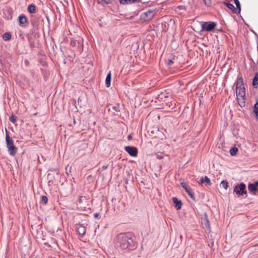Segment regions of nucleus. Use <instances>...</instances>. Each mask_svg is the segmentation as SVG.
Listing matches in <instances>:
<instances>
[{"label": "nucleus", "instance_id": "f257e3e1", "mask_svg": "<svg viewBox=\"0 0 258 258\" xmlns=\"http://www.w3.org/2000/svg\"><path fill=\"white\" fill-rule=\"evenodd\" d=\"M117 239L119 247L122 250L131 251L135 250L138 247L136 237L131 232L119 233Z\"/></svg>", "mask_w": 258, "mask_h": 258}, {"label": "nucleus", "instance_id": "f03ea898", "mask_svg": "<svg viewBox=\"0 0 258 258\" xmlns=\"http://www.w3.org/2000/svg\"><path fill=\"white\" fill-rule=\"evenodd\" d=\"M156 14L155 9H150L140 16V21L141 23H148L150 22Z\"/></svg>", "mask_w": 258, "mask_h": 258}, {"label": "nucleus", "instance_id": "7ed1b4c3", "mask_svg": "<svg viewBox=\"0 0 258 258\" xmlns=\"http://www.w3.org/2000/svg\"><path fill=\"white\" fill-rule=\"evenodd\" d=\"M201 26V31L211 32L215 29L217 26V23L213 21L204 22L202 21L200 22Z\"/></svg>", "mask_w": 258, "mask_h": 258}, {"label": "nucleus", "instance_id": "20e7f679", "mask_svg": "<svg viewBox=\"0 0 258 258\" xmlns=\"http://www.w3.org/2000/svg\"><path fill=\"white\" fill-rule=\"evenodd\" d=\"M234 192L239 196H243L246 194V185L243 182L237 184L234 188Z\"/></svg>", "mask_w": 258, "mask_h": 258}, {"label": "nucleus", "instance_id": "39448f33", "mask_svg": "<svg viewBox=\"0 0 258 258\" xmlns=\"http://www.w3.org/2000/svg\"><path fill=\"white\" fill-rule=\"evenodd\" d=\"M170 23L175 24L174 20L172 19H168L166 21L162 22L161 28L163 31L166 32L168 31Z\"/></svg>", "mask_w": 258, "mask_h": 258}, {"label": "nucleus", "instance_id": "423d86ee", "mask_svg": "<svg viewBox=\"0 0 258 258\" xmlns=\"http://www.w3.org/2000/svg\"><path fill=\"white\" fill-rule=\"evenodd\" d=\"M13 10L10 7H8L4 10V17L7 20H11L13 18Z\"/></svg>", "mask_w": 258, "mask_h": 258}, {"label": "nucleus", "instance_id": "0eeeda50", "mask_svg": "<svg viewBox=\"0 0 258 258\" xmlns=\"http://www.w3.org/2000/svg\"><path fill=\"white\" fill-rule=\"evenodd\" d=\"M125 151L131 156L136 157L138 154V150L136 147L126 146L125 147Z\"/></svg>", "mask_w": 258, "mask_h": 258}, {"label": "nucleus", "instance_id": "6e6552de", "mask_svg": "<svg viewBox=\"0 0 258 258\" xmlns=\"http://www.w3.org/2000/svg\"><path fill=\"white\" fill-rule=\"evenodd\" d=\"M258 181H255L254 183H249L248 185V189L250 192L255 195V193L258 191Z\"/></svg>", "mask_w": 258, "mask_h": 258}, {"label": "nucleus", "instance_id": "1a4fd4ad", "mask_svg": "<svg viewBox=\"0 0 258 258\" xmlns=\"http://www.w3.org/2000/svg\"><path fill=\"white\" fill-rule=\"evenodd\" d=\"M169 93H167L166 91L164 92H161L157 97L156 100H155V102H157V101L159 102L164 101V100L168 99Z\"/></svg>", "mask_w": 258, "mask_h": 258}, {"label": "nucleus", "instance_id": "9d476101", "mask_svg": "<svg viewBox=\"0 0 258 258\" xmlns=\"http://www.w3.org/2000/svg\"><path fill=\"white\" fill-rule=\"evenodd\" d=\"M18 21L20 26L24 27L25 24L28 23V19L24 15H21L18 17Z\"/></svg>", "mask_w": 258, "mask_h": 258}, {"label": "nucleus", "instance_id": "9b49d317", "mask_svg": "<svg viewBox=\"0 0 258 258\" xmlns=\"http://www.w3.org/2000/svg\"><path fill=\"white\" fill-rule=\"evenodd\" d=\"M176 59V58L175 56L171 55L165 59V63L166 65L171 67L173 65Z\"/></svg>", "mask_w": 258, "mask_h": 258}, {"label": "nucleus", "instance_id": "f8f14e48", "mask_svg": "<svg viewBox=\"0 0 258 258\" xmlns=\"http://www.w3.org/2000/svg\"><path fill=\"white\" fill-rule=\"evenodd\" d=\"M236 93L237 97H245V89L244 87H240V88L236 87Z\"/></svg>", "mask_w": 258, "mask_h": 258}, {"label": "nucleus", "instance_id": "ddd939ff", "mask_svg": "<svg viewBox=\"0 0 258 258\" xmlns=\"http://www.w3.org/2000/svg\"><path fill=\"white\" fill-rule=\"evenodd\" d=\"M77 232L81 235H84L86 233V228L83 225H78L76 227Z\"/></svg>", "mask_w": 258, "mask_h": 258}, {"label": "nucleus", "instance_id": "4468645a", "mask_svg": "<svg viewBox=\"0 0 258 258\" xmlns=\"http://www.w3.org/2000/svg\"><path fill=\"white\" fill-rule=\"evenodd\" d=\"M172 201L174 204L175 208L177 210H179L181 208L182 202L181 200H179L177 198L174 197L172 199Z\"/></svg>", "mask_w": 258, "mask_h": 258}, {"label": "nucleus", "instance_id": "2eb2a0df", "mask_svg": "<svg viewBox=\"0 0 258 258\" xmlns=\"http://www.w3.org/2000/svg\"><path fill=\"white\" fill-rule=\"evenodd\" d=\"M6 142L7 144V147L14 145V144L12 138L10 137V136L9 135L7 129H6Z\"/></svg>", "mask_w": 258, "mask_h": 258}, {"label": "nucleus", "instance_id": "dca6fc26", "mask_svg": "<svg viewBox=\"0 0 258 258\" xmlns=\"http://www.w3.org/2000/svg\"><path fill=\"white\" fill-rule=\"evenodd\" d=\"M6 142L7 144V147L14 145V144L12 138L10 137V136L9 135L7 129H6Z\"/></svg>", "mask_w": 258, "mask_h": 258}, {"label": "nucleus", "instance_id": "f3484780", "mask_svg": "<svg viewBox=\"0 0 258 258\" xmlns=\"http://www.w3.org/2000/svg\"><path fill=\"white\" fill-rule=\"evenodd\" d=\"M10 155L15 156L18 151L17 148L14 145L7 147Z\"/></svg>", "mask_w": 258, "mask_h": 258}, {"label": "nucleus", "instance_id": "a211bd4d", "mask_svg": "<svg viewBox=\"0 0 258 258\" xmlns=\"http://www.w3.org/2000/svg\"><path fill=\"white\" fill-rule=\"evenodd\" d=\"M202 222L204 223L205 228L208 229H210V222L208 220V215L206 213L204 214V217L202 218Z\"/></svg>", "mask_w": 258, "mask_h": 258}, {"label": "nucleus", "instance_id": "6ab92c4d", "mask_svg": "<svg viewBox=\"0 0 258 258\" xmlns=\"http://www.w3.org/2000/svg\"><path fill=\"white\" fill-rule=\"evenodd\" d=\"M223 4L227 7V8L230 9L232 12L234 14H238L236 8L234 6V5L229 2H224Z\"/></svg>", "mask_w": 258, "mask_h": 258}, {"label": "nucleus", "instance_id": "aec40b11", "mask_svg": "<svg viewBox=\"0 0 258 258\" xmlns=\"http://www.w3.org/2000/svg\"><path fill=\"white\" fill-rule=\"evenodd\" d=\"M204 182H206L208 185H211L212 184V182H211L210 178L207 176L202 177L199 181V184H202Z\"/></svg>", "mask_w": 258, "mask_h": 258}, {"label": "nucleus", "instance_id": "412c9836", "mask_svg": "<svg viewBox=\"0 0 258 258\" xmlns=\"http://www.w3.org/2000/svg\"><path fill=\"white\" fill-rule=\"evenodd\" d=\"M31 23L34 28H37L38 26V21L37 18L34 16H31Z\"/></svg>", "mask_w": 258, "mask_h": 258}, {"label": "nucleus", "instance_id": "4be33fe9", "mask_svg": "<svg viewBox=\"0 0 258 258\" xmlns=\"http://www.w3.org/2000/svg\"><path fill=\"white\" fill-rule=\"evenodd\" d=\"M180 184L181 187L184 189L187 194L192 190L189 185L185 182H181Z\"/></svg>", "mask_w": 258, "mask_h": 258}, {"label": "nucleus", "instance_id": "5701e85b", "mask_svg": "<svg viewBox=\"0 0 258 258\" xmlns=\"http://www.w3.org/2000/svg\"><path fill=\"white\" fill-rule=\"evenodd\" d=\"M235 84H236L237 88L244 87L243 80L241 76H238L237 80Z\"/></svg>", "mask_w": 258, "mask_h": 258}, {"label": "nucleus", "instance_id": "b1692460", "mask_svg": "<svg viewBox=\"0 0 258 258\" xmlns=\"http://www.w3.org/2000/svg\"><path fill=\"white\" fill-rule=\"evenodd\" d=\"M142 0H119V3L122 5H128L134 3L136 2H141Z\"/></svg>", "mask_w": 258, "mask_h": 258}, {"label": "nucleus", "instance_id": "393cba45", "mask_svg": "<svg viewBox=\"0 0 258 258\" xmlns=\"http://www.w3.org/2000/svg\"><path fill=\"white\" fill-rule=\"evenodd\" d=\"M111 80V72H109V73L107 74L105 79V84L107 87H109L110 86Z\"/></svg>", "mask_w": 258, "mask_h": 258}, {"label": "nucleus", "instance_id": "a878e982", "mask_svg": "<svg viewBox=\"0 0 258 258\" xmlns=\"http://www.w3.org/2000/svg\"><path fill=\"white\" fill-rule=\"evenodd\" d=\"M237 101L238 102V104L240 107H243L245 106V97H237Z\"/></svg>", "mask_w": 258, "mask_h": 258}, {"label": "nucleus", "instance_id": "bb28decb", "mask_svg": "<svg viewBox=\"0 0 258 258\" xmlns=\"http://www.w3.org/2000/svg\"><path fill=\"white\" fill-rule=\"evenodd\" d=\"M164 103H165L166 105L170 109H173L175 108V103L172 100H171L170 102H166V100H164Z\"/></svg>", "mask_w": 258, "mask_h": 258}, {"label": "nucleus", "instance_id": "cd10ccee", "mask_svg": "<svg viewBox=\"0 0 258 258\" xmlns=\"http://www.w3.org/2000/svg\"><path fill=\"white\" fill-rule=\"evenodd\" d=\"M27 11L30 13H34L36 12V6L34 4L30 5L27 9Z\"/></svg>", "mask_w": 258, "mask_h": 258}, {"label": "nucleus", "instance_id": "c85d7f7f", "mask_svg": "<svg viewBox=\"0 0 258 258\" xmlns=\"http://www.w3.org/2000/svg\"><path fill=\"white\" fill-rule=\"evenodd\" d=\"M258 85V72L255 74V76L252 80V85L256 87Z\"/></svg>", "mask_w": 258, "mask_h": 258}, {"label": "nucleus", "instance_id": "c756f323", "mask_svg": "<svg viewBox=\"0 0 258 258\" xmlns=\"http://www.w3.org/2000/svg\"><path fill=\"white\" fill-rule=\"evenodd\" d=\"M234 2L236 6V8H235L236 11H237V13L239 14L240 13V11H241L240 3L238 0H234Z\"/></svg>", "mask_w": 258, "mask_h": 258}, {"label": "nucleus", "instance_id": "7c9ffc66", "mask_svg": "<svg viewBox=\"0 0 258 258\" xmlns=\"http://www.w3.org/2000/svg\"><path fill=\"white\" fill-rule=\"evenodd\" d=\"M12 37V35L10 32H7L3 34V39L5 41L9 40Z\"/></svg>", "mask_w": 258, "mask_h": 258}, {"label": "nucleus", "instance_id": "2f4dec72", "mask_svg": "<svg viewBox=\"0 0 258 258\" xmlns=\"http://www.w3.org/2000/svg\"><path fill=\"white\" fill-rule=\"evenodd\" d=\"M247 57L249 59V60L251 61V68L253 70H254V69L256 67L255 63L254 61H253V60L252 59L251 56H250V55L249 54H247Z\"/></svg>", "mask_w": 258, "mask_h": 258}, {"label": "nucleus", "instance_id": "473e14b6", "mask_svg": "<svg viewBox=\"0 0 258 258\" xmlns=\"http://www.w3.org/2000/svg\"><path fill=\"white\" fill-rule=\"evenodd\" d=\"M98 4L100 5H107L111 3V0H97Z\"/></svg>", "mask_w": 258, "mask_h": 258}, {"label": "nucleus", "instance_id": "72a5a7b5", "mask_svg": "<svg viewBox=\"0 0 258 258\" xmlns=\"http://www.w3.org/2000/svg\"><path fill=\"white\" fill-rule=\"evenodd\" d=\"M238 152V149L236 147H234L231 148L230 150V153L232 156H235Z\"/></svg>", "mask_w": 258, "mask_h": 258}, {"label": "nucleus", "instance_id": "f704fd0d", "mask_svg": "<svg viewBox=\"0 0 258 258\" xmlns=\"http://www.w3.org/2000/svg\"><path fill=\"white\" fill-rule=\"evenodd\" d=\"M220 186L223 187L224 189H227L228 187V183L227 181L223 180L221 181Z\"/></svg>", "mask_w": 258, "mask_h": 258}, {"label": "nucleus", "instance_id": "c9c22d12", "mask_svg": "<svg viewBox=\"0 0 258 258\" xmlns=\"http://www.w3.org/2000/svg\"><path fill=\"white\" fill-rule=\"evenodd\" d=\"M48 202V198L46 196H42L41 197L40 203L46 204Z\"/></svg>", "mask_w": 258, "mask_h": 258}, {"label": "nucleus", "instance_id": "e433bc0d", "mask_svg": "<svg viewBox=\"0 0 258 258\" xmlns=\"http://www.w3.org/2000/svg\"><path fill=\"white\" fill-rule=\"evenodd\" d=\"M17 119V116L14 115H12L10 118L9 120L13 123H15Z\"/></svg>", "mask_w": 258, "mask_h": 258}, {"label": "nucleus", "instance_id": "4c0bfd02", "mask_svg": "<svg viewBox=\"0 0 258 258\" xmlns=\"http://www.w3.org/2000/svg\"><path fill=\"white\" fill-rule=\"evenodd\" d=\"M187 194L190 197V198H191L193 200H196L194 192L192 190H191L190 192H188Z\"/></svg>", "mask_w": 258, "mask_h": 258}, {"label": "nucleus", "instance_id": "58836bf2", "mask_svg": "<svg viewBox=\"0 0 258 258\" xmlns=\"http://www.w3.org/2000/svg\"><path fill=\"white\" fill-rule=\"evenodd\" d=\"M205 5L207 7H210L211 6V0H203Z\"/></svg>", "mask_w": 258, "mask_h": 258}, {"label": "nucleus", "instance_id": "ea45409f", "mask_svg": "<svg viewBox=\"0 0 258 258\" xmlns=\"http://www.w3.org/2000/svg\"><path fill=\"white\" fill-rule=\"evenodd\" d=\"M76 44H77V41H76L75 40H74V39H72V40H71L70 44H71V45L72 46H73V47H75V46H76Z\"/></svg>", "mask_w": 258, "mask_h": 258}, {"label": "nucleus", "instance_id": "a19ab883", "mask_svg": "<svg viewBox=\"0 0 258 258\" xmlns=\"http://www.w3.org/2000/svg\"><path fill=\"white\" fill-rule=\"evenodd\" d=\"M112 109H113V110L116 111V112L120 111V108H119V106L118 105L112 107Z\"/></svg>", "mask_w": 258, "mask_h": 258}, {"label": "nucleus", "instance_id": "79ce46f5", "mask_svg": "<svg viewBox=\"0 0 258 258\" xmlns=\"http://www.w3.org/2000/svg\"><path fill=\"white\" fill-rule=\"evenodd\" d=\"M256 111H258V107L256 105H254L253 107V112L255 113Z\"/></svg>", "mask_w": 258, "mask_h": 258}, {"label": "nucleus", "instance_id": "37998d69", "mask_svg": "<svg viewBox=\"0 0 258 258\" xmlns=\"http://www.w3.org/2000/svg\"><path fill=\"white\" fill-rule=\"evenodd\" d=\"M84 199H85V197H81L79 198V201H78L79 203L80 204H81V203L83 202V200Z\"/></svg>", "mask_w": 258, "mask_h": 258}, {"label": "nucleus", "instance_id": "c03bdc74", "mask_svg": "<svg viewBox=\"0 0 258 258\" xmlns=\"http://www.w3.org/2000/svg\"><path fill=\"white\" fill-rule=\"evenodd\" d=\"M99 216V214L98 213H96L94 214V217L95 219H98Z\"/></svg>", "mask_w": 258, "mask_h": 258}, {"label": "nucleus", "instance_id": "a18cd8bd", "mask_svg": "<svg viewBox=\"0 0 258 258\" xmlns=\"http://www.w3.org/2000/svg\"><path fill=\"white\" fill-rule=\"evenodd\" d=\"M172 100V98H169V96H168V99H165L164 100H166V102H170L171 100ZM164 103V101L162 102V104Z\"/></svg>", "mask_w": 258, "mask_h": 258}, {"label": "nucleus", "instance_id": "49530a36", "mask_svg": "<svg viewBox=\"0 0 258 258\" xmlns=\"http://www.w3.org/2000/svg\"><path fill=\"white\" fill-rule=\"evenodd\" d=\"M108 165H104L102 167V169L103 170H106L107 169Z\"/></svg>", "mask_w": 258, "mask_h": 258}, {"label": "nucleus", "instance_id": "de8ad7c7", "mask_svg": "<svg viewBox=\"0 0 258 258\" xmlns=\"http://www.w3.org/2000/svg\"><path fill=\"white\" fill-rule=\"evenodd\" d=\"M25 64H26L27 66H28V65H29V61H28V60H25Z\"/></svg>", "mask_w": 258, "mask_h": 258}, {"label": "nucleus", "instance_id": "09e8293b", "mask_svg": "<svg viewBox=\"0 0 258 258\" xmlns=\"http://www.w3.org/2000/svg\"><path fill=\"white\" fill-rule=\"evenodd\" d=\"M255 114L256 118L258 119V111H256V112Z\"/></svg>", "mask_w": 258, "mask_h": 258}, {"label": "nucleus", "instance_id": "8fccbe9b", "mask_svg": "<svg viewBox=\"0 0 258 258\" xmlns=\"http://www.w3.org/2000/svg\"><path fill=\"white\" fill-rule=\"evenodd\" d=\"M142 3H147L148 2H147L146 1H143L142 2Z\"/></svg>", "mask_w": 258, "mask_h": 258}, {"label": "nucleus", "instance_id": "3c124183", "mask_svg": "<svg viewBox=\"0 0 258 258\" xmlns=\"http://www.w3.org/2000/svg\"><path fill=\"white\" fill-rule=\"evenodd\" d=\"M254 105H256V106L258 105V100H256V102Z\"/></svg>", "mask_w": 258, "mask_h": 258}]
</instances>
